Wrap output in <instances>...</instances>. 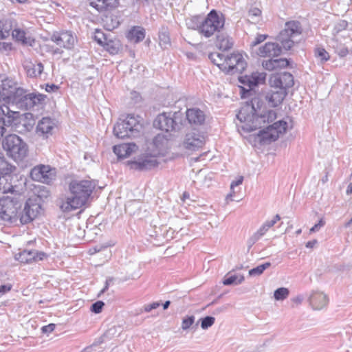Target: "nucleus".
Returning <instances> with one entry per match:
<instances>
[{
  "label": "nucleus",
  "instance_id": "1",
  "mask_svg": "<svg viewBox=\"0 0 352 352\" xmlns=\"http://www.w3.org/2000/svg\"><path fill=\"white\" fill-rule=\"evenodd\" d=\"M104 186H100L96 179H73L68 184L69 196L58 199V206L63 212H70L89 207Z\"/></svg>",
  "mask_w": 352,
  "mask_h": 352
},
{
  "label": "nucleus",
  "instance_id": "2",
  "mask_svg": "<svg viewBox=\"0 0 352 352\" xmlns=\"http://www.w3.org/2000/svg\"><path fill=\"white\" fill-rule=\"evenodd\" d=\"M236 118L240 122V124H237L239 129L251 132L273 122L276 119V113L273 110L267 111L264 102L258 97H254L243 104Z\"/></svg>",
  "mask_w": 352,
  "mask_h": 352
},
{
  "label": "nucleus",
  "instance_id": "3",
  "mask_svg": "<svg viewBox=\"0 0 352 352\" xmlns=\"http://www.w3.org/2000/svg\"><path fill=\"white\" fill-rule=\"evenodd\" d=\"M302 32V28L298 21H288L285 25V28L280 31L276 37V40L280 43L281 46L277 43L268 42L258 48L257 54L261 57H276L280 55L282 48L289 50L294 43L295 38Z\"/></svg>",
  "mask_w": 352,
  "mask_h": 352
},
{
  "label": "nucleus",
  "instance_id": "4",
  "mask_svg": "<svg viewBox=\"0 0 352 352\" xmlns=\"http://www.w3.org/2000/svg\"><path fill=\"white\" fill-rule=\"evenodd\" d=\"M18 116V111L10 110L6 104L0 105V123L6 126L14 124L15 131L19 133L30 131L35 124L32 114L26 113L24 117L19 118Z\"/></svg>",
  "mask_w": 352,
  "mask_h": 352
},
{
  "label": "nucleus",
  "instance_id": "5",
  "mask_svg": "<svg viewBox=\"0 0 352 352\" xmlns=\"http://www.w3.org/2000/svg\"><path fill=\"white\" fill-rule=\"evenodd\" d=\"M24 197L19 194L0 197V218L2 221L14 223L19 221V211L21 209Z\"/></svg>",
  "mask_w": 352,
  "mask_h": 352
},
{
  "label": "nucleus",
  "instance_id": "6",
  "mask_svg": "<svg viewBox=\"0 0 352 352\" xmlns=\"http://www.w3.org/2000/svg\"><path fill=\"white\" fill-rule=\"evenodd\" d=\"M142 128L143 120L140 116L128 114L124 119H119L113 127V133L120 139L137 137Z\"/></svg>",
  "mask_w": 352,
  "mask_h": 352
},
{
  "label": "nucleus",
  "instance_id": "7",
  "mask_svg": "<svg viewBox=\"0 0 352 352\" xmlns=\"http://www.w3.org/2000/svg\"><path fill=\"white\" fill-rule=\"evenodd\" d=\"M185 121L181 111L174 113H162L159 114L153 121V126L166 132L179 131Z\"/></svg>",
  "mask_w": 352,
  "mask_h": 352
},
{
  "label": "nucleus",
  "instance_id": "8",
  "mask_svg": "<svg viewBox=\"0 0 352 352\" xmlns=\"http://www.w3.org/2000/svg\"><path fill=\"white\" fill-rule=\"evenodd\" d=\"M2 146L7 154L15 160H21L28 154L27 144L15 134L7 135L2 141Z\"/></svg>",
  "mask_w": 352,
  "mask_h": 352
},
{
  "label": "nucleus",
  "instance_id": "9",
  "mask_svg": "<svg viewBox=\"0 0 352 352\" xmlns=\"http://www.w3.org/2000/svg\"><path fill=\"white\" fill-rule=\"evenodd\" d=\"M287 126V123L284 120L274 122L258 131L255 137V142L263 145L269 144L276 141L280 134L284 133Z\"/></svg>",
  "mask_w": 352,
  "mask_h": 352
},
{
  "label": "nucleus",
  "instance_id": "10",
  "mask_svg": "<svg viewBox=\"0 0 352 352\" xmlns=\"http://www.w3.org/2000/svg\"><path fill=\"white\" fill-rule=\"evenodd\" d=\"M40 201L36 195L26 199L23 210L19 211V221L21 225L30 223L40 216L42 209Z\"/></svg>",
  "mask_w": 352,
  "mask_h": 352
},
{
  "label": "nucleus",
  "instance_id": "11",
  "mask_svg": "<svg viewBox=\"0 0 352 352\" xmlns=\"http://www.w3.org/2000/svg\"><path fill=\"white\" fill-rule=\"evenodd\" d=\"M224 19L212 10L206 17H204L200 34L206 38L210 37L215 32L219 33L224 26Z\"/></svg>",
  "mask_w": 352,
  "mask_h": 352
},
{
  "label": "nucleus",
  "instance_id": "12",
  "mask_svg": "<svg viewBox=\"0 0 352 352\" xmlns=\"http://www.w3.org/2000/svg\"><path fill=\"white\" fill-rule=\"evenodd\" d=\"M225 66V65L221 64ZM247 67V63L243 55L240 53H232L226 56V69L224 72L228 74L242 73Z\"/></svg>",
  "mask_w": 352,
  "mask_h": 352
},
{
  "label": "nucleus",
  "instance_id": "13",
  "mask_svg": "<svg viewBox=\"0 0 352 352\" xmlns=\"http://www.w3.org/2000/svg\"><path fill=\"white\" fill-rule=\"evenodd\" d=\"M0 88L2 100L12 103L16 96V92L23 88L17 86V83L12 79L1 76Z\"/></svg>",
  "mask_w": 352,
  "mask_h": 352
},
{
  "label": "nucleus",
  "instance_id": "14",
  "mask_svg": "<svg viewBox=\"0 0 352 352\" xmlns=\"http://www.w3.org/2000/svg\"><path fill=\"white\" fill-rule=\"evenodd\" d=\"M50 40L60 47L70 50L76 42V36L71 31L55 32L50 36Z\"/></svg>",
  "mask_w": 352,
  "mask_h": 352
},
{
  "label": "nucleus",
  "instance_id": "15",
  "mask_svg": "<svg viewBox=\"0 0 352 352\" xmlns=\"http://www.w3.org/2000/svg\"><path fill=\"white\" fill-rule=\"evenodd\" d=\"M270 83L273 89H287L294 85V77L289 72H283L273 75L270 79Z\"/></svg>",
  "mask_w": 352,
  "mask_h": 352
},
{
  "label": "nucleus",
  "instance_id": "16",
  "mask_svg": "<svg viewBox=\"0 0 352 352\" xmlns=\"http://www.w3.org/2000/svg\"><path fill=\"white\" fill-rule=\"evenodd\" d=\"M34 98L32 94H26L25 89H19L16 92V96L14 98L12 104H15L18 108L21 109H30L35 106V102L32 99Z\"/></svg>",
  "mask_w": 352,
  "mask_h": 352
},
{
  "label": "nucleus",
  "instance_id": "17",
  "mask_svg": "<svg viewBox=\"0 0 352 352\" xmlns=\"http://www.w3.org/2000/svg\"><path fill=\"white\" fill-rule=\"evenodd\" d=\"M22 177H0V192L5 194L16 192L19 186L25 185Z\"/></svg>",
  "mask_w": 352,
  "mask_h": 352
},
{
  "label": "nucleus",
  "instance_id": "18",
  "mask_svg": "<svg viewBox=\"0 0 352 352\" xmlns=\"http://www.w3.org/2000/svg\"><path fill=\"white\" fill-rule=\"evenodd\" d=\"M204 144V137L194 132L187 133L183 142L184 148L190 151H195L202 147Z\"/></svg>",
  "mask_w": 352,
  "mask_h": 352
},
{
  "label": "nucleus",
  "instance_id": "19",
  "mask_svg": "<svg viewBox=\"0 0 352 352\" xmlns=\"http://www.w3.org/2000/svg\"><path fill=\"white\" fill-rule=\"evenodd\" d=\"M266 74L265 72H253L250 76H243L239 77V81L245 85H248L250 88L257 86L259 84L265 82Z\"/></svg>",
  "mask_w": 352,
  "mask_h": 352
},
{
  "label": "nucleus",
  "instance_id": "20",
  "mask_svg": "<svg viewBox=\"0 0 352 352\" xmlns=\"http://www.w3.org/2000/svg\"><path fill=\"white\" fill-rule=\"evenodd\" d=\"M89 5L99 12L106 14L118 7V0H89Z\"/></svg>",
  "mask_w": 352,
  "mask_h": 352
},
{
  "label": "nucleus",
  "instance_id": "21",
  "mask_svg": "<svg viewBox=\"0 0 352 352\" xmlns=\"http://www.w3.org/2000/svg\"><path fill=\"white\" fill-rule=\"evenodd\" d=\"M58 174L57 170L50 165L38 164L31 168L29 176H55Z\"/></svg>",
  "mask_w": 352,
  "mask_h": 352
},
{
  "label": "nucleus",
  "instance_id": "22",
  "mask_svg": "<svg viewBox=\"0 0 352 352\" xmlns=\"http://www.w3.org/2000/svg\"><path fill=\"white\" fill-rule=\"evenodd\" d=\"M262 65L268 71L277 70L287 67L289 65V60L287 58H270L263 60Z\"/></svg>",
  "mask_w": 352,
  "mask_h": 352
},
{
  "label": "nucleus",
  "instance_id": "23",
  "mask_svg": "<svg viewBox=\"0 0 352 352\" xmlns=\"http://www.w3.org/2000/svg\"><path fill=\"white\" fill-rule=\"evenodd\" d=\"M287 94V91L283 89H273L266 98L271 106L276 107L282 103Z\"/></svg>",
  "mask_w": 352,
  "mask_h": 352
},
{
  "label": "nucleus",
  "instance_id": "24",
  "mask_svg": "<svg viewBox=\"0 0 352 352\" xmlns=\"http://www.w3.org/2000/svg\"><path fill=\"white\" fill-rule=\"evenodd\" d=\"M158 163L154 157H146L132 163V168L138 170H150L157 166Z\"/></svg>",
  "mask_w": 352,
  "mask_h": 352
},
{
  "label": "nucleus",
  "instance_id": "25",
  "mask_svg": "<svg viewBox=\"0 0 352 352\" xmlns=\"http://www.w3.org/2000/svg\"><path fill=\"white\" fill-rule=\"evenodd\" d=\"M328 302V298L322 292H314L310 297V304L314 309H321L324 307Z\"/></svg>",
  "mask_w": 352,
  "mask_h": 352
},
{
  "label": "nucleus",
  "instance_id": "26",
  "mask_svg": "<svg viewBox=\"0 0 352 352\" xmlns=\"http://www.w3.org/2000/svg\"><path fill=\"white\" fill-rule=\"evenodd\" d=\"M186 118L188 120L189 123L198 125L204 122L205 115L199 109H190L186 111Z\"/></svg>",
  "mask_w": 352,
  "mask_h": 352
},
{
  "label": "nucleus",
  "instance_id": "27",
  "mask_svg": "<svg viewBox=\"0 0 352 352\" xmlns=\"http://www.w3.org/2000/svg\"><path fill=\"white\" fill-rule=\"evenodd\" d=\"M54 123L53 120L48 118H43L36 126V133L39 135H47L52 133L54 129Z\"/></svg>",
  "mask_w": 352,
  "mask_h": 352
},
{
  "label": "nucleus",
  "instance_id": "28",
  "mask_svg": "<svg viewBox=\"0 0 352 352\" xmlns=\"http://www.w3.org/2000/svg\"><path fill=\"white\" fill-rule=\"evenodd\" d=\"M24 68L28 76L36 78L42 74L44 67L41 63L34 64L30 62L24 65Z\"/></svg>",
  "mask_w": 352,
  "mask_h": 352
},
{
  "label": "nucleus",
  "instance_id": "29",
  "mask_svg": "<svg viewBox=\"0 0 352 352\" xmlns=\"http://www.w3.org/2000/svg\"><path fill=\"white\" fill-rule=\"evenodd\" d=\"M103 47L111 54H116L121 50L122 45L118 39L111 35Z\"/></svg>",
  "mask_w": 352,
  "mask_h": 352
},
{
  "label": "nucleus",
  "instance_id": "30",
  "mask_svg": "<svg viewBox=\"0 0 352 352\" xmlns=\"http://www.w3.org/2000/svg\"><path fill=\"white\" fill-rule=\"evenodd\" d=\"M216 44L220 50L226 51L232 48L233 42L228 35L219 32L217 35Z\"/></svg>",
  "mask_w": 352,
  "mask_h": 352
},
{
  "label": "nucleus",
  "instance_id": "31",
  "mask_svg": "<svg viewBox=\"0 0 352 352\" xmlns=\"http://www.w3.org/2000/svg\"><path fill=\"white\" fill-rule=\"evenodd\" d=\"M145 37V31L140 27H135L131 29L128 34L127 38L129 41L133 43H139L142 41Z\"/></svg>",
  "mask_w": 352,
  "mask_h": 352
},
{
  "label": "nucleus",
  "instance_id": "32",
  "mask_svg": "<svg viewBox=\"0 0 352 352\" xmlns=\"http://www.w3.org/2000/svg\"><path fill=\"white\" fill-rule=\"evenodd\" d=\"M208 58L211 62L216 65L221 71H225L226 65H221V64L226 65V56H225L224 54L219 52H212L208 55Z\"/></svg>",
  "mask_w": 352,
  "mask_h": 352
},
{
  "label": "nucleus",
  "instance_id": "33",
  "mask_svg": "<svg viewBox=\"0 0 352 352\" xmlns=\"http://www.w3.org/2000/svg\"><path fill=\"white\" fill-rule=\"evenodd\" d=\"M13 28V21L10 19L0 21V39L8 37Z\"/></svg>",
  "mask_w": 352,
  "mask_h": 352
},
{
  "label": "nucleus",
  "instance_id": "34",
  "mask_svg": "<svg viewBox=\"0 0 352 352\" xmlns=\"http://www.w3.org/2000/svg\"><path fill=\"white\" fill-rule=\"evenodd\" d=\"M16 169V167L9 164L2 153H0V176H7Z\"/></svg>",
  "mask_w": 352,
  "mask_h": 352
},
{
  "label": "nucleus",
  "instance_id": "35",
  "mask_svg": "<svg viewBox=\"0 0 352 352\" xmlns=\"http://www.w3.org/2000/svg\"><path fill=\"white\" fill-rule=\"evenodd\" d=\"M11 32L12 37L16 41H20L25 45H32L33 40H31L30 37H26V33L24 30L19 28H12Z\"/></svg>",
  "mask_w": 352,
  "mask_h": 352
},
{
  "label": "nucleus",
  "instance_id": "36",
  "mask_svg": "<svg viewBox=\"0 0 352 352\" xmlns=\"http://www.w3.org/2000/svg\"><path fill=\"white\" fill-rule=\"evenodd\" d=\"M15 258L23 264H30L34 263L32 256V250H23L16 254Z\"/></svg>",
  "mask_w": 352,
  "mask_h": 352
},
{
  "label": "nucleus",
  "instance_id": "37",
  "mask_svg": "<svg viewBox=\"0 0 352 352\" xmlns=\"http://www.w3.org/2000/svg\"><path fill=\"white\" fill-rule=\"evenodd\" d=\"M204 16H194L186 20V25L188 28L198 30L200 33L201 26Z\"/></svg>",
  "mask_w": 352,
  "mask_h": 352
},
{
  "label": "nucleus",
  "instance_id": "38",
  "mask_svg": "<svg viewBox=\"0 0 352 352\" xmlns=\"http://www.w3.org/2000/svg\"><path fill=\"white\" fill-rule=\"evenodd\" d=\"M244 279L245 278L243 274H231L224 278L223 284L224 285H230L232 284L238 285L241 283Z\"/></svg>",
  "mask_w": 352,
  "mask_h": 352
},
{
  "label": "nucleus",
  "instance_id": "39",
  "mask_svg": "<svg viewBox=\"0 0 352 352\" xmlns=\"http://www.w3.org/2000/svg\"><path fill=\"white\" fill-rule=\"evenodd\" d=\"M128 148L126 144H122L113 146V151L118 158H125L129 156Z\"/></svg>",
  "mask_w": 352,
  "mask_h": 352
},
{
  "label": "nucleus",
  "instance_id": "40",
  "mask_svg": "<svg viewBox=\"0 0 352 352\" xmlns=\"http://www.w3.org/2000/svg\"><path fill=\"white\" fill-rule=\"evenodd\" d=\"M111 33H104L100 30H96L94 34V40L101 46H104L105 43L111 36Z\"/></svg>",
  "mask_w": 352,
  "mask_h": 352
},
{
  "label": "nucleus",
  "instance_id": "41",
  "mask_svg": "<svg viewBox=\"0 0 352 352\" xmlns=\"http://www.w3.org/2000/svg\"><path fill=\"white\" fill-rule=\"evenodd\" d=\"M261 10L258 8H251L248 11V21L256 23L261 20Z\"/></svg>",
  "mask_w": 352,
  "mask_h": 352
},
{
  "label": "nucleus",
  "instance_id": "42",
  "mask_svg": "<svg viewBox=\"0 0 352 352\" xmlns=\"http://www.w3.org/2000/svg\"><path fill=\"white\" fill-rule=\"evenodd\" d=\"M243 182V177H240L239 179H237L236 182H232L231 184V186H230V188H231V192L228 195V196L226 197V202L228 204L229 202L230 201H239L241 199H234V197H235V192L234 190V188L236 186H239L240 184H241Z\"/></svg>",
  "mask_w": 352,
  "mask_h": 352
},
{
  "label": "nucleus",
  "instance_id": "43",
  "mask_svg": "<svg viewBox=\"0 0 352 352\" xmlns=\"http://www.w3.org/2000/svg\"><path fill=\"white\" fill-rule=\"evenodd\" d=\"M289 292L288 289L285 287H280L277 289L274 294V298L276 300H283L287 298Z\"/></svg>",
  "mask_w": 352,
  "mask_h": 352
},
{
  "label": "nucleus",
  "instance_id": "44",
  "mask_svg": "<svg viewBox=\"0 0 352 352\" xmlns=\"http://www.w3.org/2000/svg\"><path fill=\"white\" fill-rule=\"evenodd\" d=\"M271 265L270 263L267 262L264 264L260 265L256 267H254L249 271V275L252 276H258L263 274L265 270L268 268Z\"/></svg>",
  "mask_w": 352,
  "mask_h": 352
},
{
  "label": "nucleus",
  "instance_id": "45",
  "mask_svg": "<svg viewBox=\"0 0 352 352\" xmlns=\"http://www.w3.org/2000/svg\"><path fill=\"white\" fill-rule=\"evenodd\" d=\"M315 56L321 62L328 60L330 57L329 53L324 48L321 47H318L315 50Z\"/></svg>",
  "mask_w": 352,
  "mask_h": 352
},
{
  "label": "nucleus",
  "instance_id": "46",
  "mask_svg": "<svg viewBox=\"0 0 352 352\" xmlns=\"http://www.w3.org/2000/svg\"><path fill=\"white\" fill-rule=\"evenodd\" d=\"M160 45L162 47H166L170 44V38L166 32H162L159 34Z\"/></svg>",
  "mask_w": 352,
  "mask_h": 352
},
{
  "label": "nucleus",
  "instance_id": "47",
  "mask_svg": "<svg viewBox=\"0 0 352 352\" xmlns=\"http://www.w3.org/2000/svg\"><path fill=\"white\" fill-rule=\"evenodd\" d=\"M32 256L34 258V263H36L46 259L48 255L43 252L32 250Z\"/></svg>",
  "mask_w": 352,
  "mask_h": 352
},
{
  "label": "nucleus",
  "instance_id": "48",
  "mask_svg": "<svg viewBox=\"0 0 352 352\" xmlns=\"http://www.w3.org/2000/svg\"><path fill=\"white\" fill-rule=\"evenodd\" d=\"M214 318L211 316H206L201 320V327L202 329H206L211 327L214 323Z\"/></svg>",
  "mask_w": 352,
  "mask_h": 352
},
{
  "label": "nucleus",
  "instance_id": "49",
  "mask_svg": "<svg viewBox=\"0 0 352 352\" xmlns=\"http://www.w3.org/2000/svg\"><path fill=\"white\" fill-rule=\"evenodd\" d=\"M104 303L102 301H97L94 302L91 307V311L96 314H99L102 311Z\"/></svg>",
  "mask_w": 352,
  "mask_h": 352
},
{
  "label": "nucleus",
  "instance_id": "50",
  "mask_svg": "<svg viewBox=\"0 0 352 352\" xmlns=\"http://www.w3.org/2000/svg\"><path fill=\"white\" fill-rule=\"evenodd\" d=\"M195 318L194 316H188L183 319L182 323V327L183 329H188L193 323H194Z\"/></svg>",
  "mask_w": 352,
  "mask_h": 352
},
{
  "label": "nucleus",
  "instance_id": "51",
  "mask_svg": "<svg viewBox=\"0 0 352 352\" xmlns=\"http://www.w3.org/2000/svg\"><path fill=\"white\" fill-rule=\"evenodd\" d=\"M267 36H268L267 34H258L254 40L251 43L250 46L254 47L261 43L267 38Z\"/></svg>",
  "mask_w": 352,
  "mask_h": 352
},
{
  "label": "nucleus",
  "instance_id": "52",
  "mask_svg": "<svg viewBox=\"0 0 352 352\" xmlns=\"http://www.w3.org/2000/svg\"><path fill=\"white\" fill-rule=\"evenodd\" d=\"M280 220V217L278 214L275 215L272 220L267 221L264 223V225L270 229L272 226H274L278 221Z\"/></svg>",
  "mask_w": 352,
  "mask_h": 352
},
{
  "label": "nucleus",
  "instance_id": "53",
  "mask_svg": "<svg viewBox=\"0 0 352 352\" xmlns=\"http://www.w3.org/2000/svg\"><path fill=\"white\" fill-rule=\"evenodd\" d=\"M32 95L34 97V98L32 99L34 100V102H35V106L41 104L42 102L45 100L46 98L45 96L40 94H36L32 93Z\"/></svg>",
  "mask_w": 352,
  "mask_h": 352
},
{
  "label": "nucleus",
  "instance_id": "54",
  "mask_svg": "<svg viewBox=\"0 0 352 352\" xmlns=\"http://www.w3.org/2000/svg\"><path fill=\"white\" fill-rule=\"evenodd\" d=\"M55 327V324L53 323L49 324L47 325L43 326L41 328V331L43 333H52L54 331Z\"/></svg>",
  "mask_w": 352,
  "mask_h": 352
},
{
  "label": "nucleus",
  "instance_id": "55",
  "mask_svg": "<svg viewBox=\"0 0 352 352\" xmlns=\"http://www.w3.org/2000/svg\"><path fill=\"white\" fill-rule=\"evenodd\" d=\"M336 52L338 53V54L340 56V57H344L346 56L348 53H349V51H348V49L344 47V46H342V45H340V47H338L337 50H336Z\"/></svg>",
  "mask_w": 352,
  "mask_h": 352
},
{
  "label": "nucleus",
  "instance_id": "56",
  "mask_svg": "<svg viewBox=\"0 0 352 352\" xmlns=\"http://www.w3.org/2000/svg\"><path fill=\"white\" fill-rule=\"evenodd\" d=\"M160 304L159 302H153L151 304L145 305L144 307V311L149 312L152 309H157V307H160Z\"/></svg>",
  "mask_w": 352,
  "mask_h": 352
},
{
  "label": "nucleus",
  "instance_id": "57",
  "mask_svg": "<svg viewBox=\"0 0 352 352\" xmlns=\"http://www.w3.org/2000/svg\"><path fill=\"white\" fill-rule=\"evenodd\" d=\"M12 288V285L11 284L3 285L0 286V296L5 294L6 293L10 292Z\"/></svg>",
  "mask_w": 352,
  "mask_h": 352
},
{
  "label": "nucleus",
  "instance_id": "58",
  "mask_svg": "<svg viewBox=\"0 0 352 352\" xmlns=\"http://www.w3.org/2000/svg\"><path fill=\"white\" fill-rule=\"evenodd\" d=\"M61 47H54L53 46L49 47L47 52H50L53 55H62L63 51Z\"/></svg>",
  "mask_w": 352,
  "mask_h": 352
},
{
  "label": "nucleus",
  "instance_id": "59",
  "mask_svg": "<svg viewBox=\"0 0 352 352\" xmlns=\"http://www.w3.org/2000/svg\"><path fill=\"white\" fill-rule=\"evenodd\" d=\"M268 228L263 224L256 232V234L258 237L264 235L267 231Z\"/></svg>",
  "mask_w": 352,
  "mask_h": 352
},
{
  "label": "nucleus",
  "instance_id": "60",
  "mask_svg": "<svg viewBox=\"0 0 352 352\" xmlns=\"http://www.w3.org/2000/svg\"><path fill=\"white\" fill-rule=\"evenodd\" d=\"M128 146L127 151L129 152V156L133 152H135L138 149V146L134 143H129L126 144Z\"/></svg>",
  "mask_w": 352,
  "mask_h": 352
},
{
  "label": "nucleus",
  "instance_id": "61",
  "mask_svg": "<svg viewBox=\"0 0 352 352\" xmlns=\"http://www.w3.org/2000/svg\"><path fill=\"white\" fill-rule=\"evenodd\" d=\"M128 146L127 151L129 152V156L133 152H135L138 149V146L134 143H129L126 144Z\"/></svg>",
  "mask_w": 352,
  "mask_h": 352
},
{
  "label": "nucleus",
  "instance_id": "62",
  "mask_svg": "<svg viewBox=\"0 0 352 352\" xmlns=\"http://www.w3.org/2000/svg\"><path fill=\"white\" fill-rule=\"evenodd\" d=\"M58 86L54 85V84H52V85H46V88H45V90L47 92H54L56 91H57L58 89Z\"/></svg>",
  "mask_w": 352,
  "mask_h": 352
},
{
  "label": "nucleus",
  "instance_id": "63",
  "mask_svg": "<svg viewBox=\"0 0 352 352\" xmlns=\"http://www.w3.org/2000/svg\"><path fill=\"white\" fill-rule=\"evenodd\" d=\"M12 49V44L10 43H0V50H3L4 51H10Z\"/></svg>",
  "mask_w": 352,
  "mask_h": 352
},
{
  "label": "nucleus",
  "instance_id": "64",
  "mask_svg": "<svg viewBox=\"0 0 352 352\" xmlns=\"http://www.w3.org/2000/svg\"><path fill=\"white\" fill-rule=\"evenodd\" d=\"M316 243H317L316 240L310 241L306 243V247L308 248H312L316 245Z\"/></svg>",
  "mask_w": 352,
  "mask_h": 352
}]
</instances>
